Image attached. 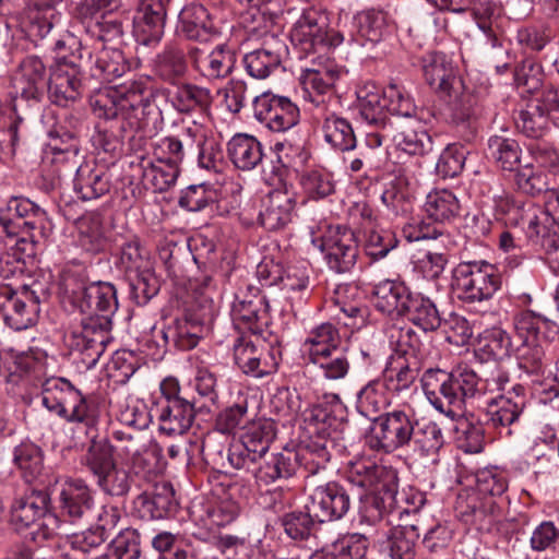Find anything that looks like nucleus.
<instances>
[{"label": "nucleus", "instance_id": "f257e3e1", "mask_svg": "<svg viewBox=\"0 0 559 559\" xmlns=\"http://www.w3.org/2000/svg\"><path fill=\"white\" fill-rule=\"evenodd\" d=\"M41 404L59 418L83 429L90 441L83 463L95 478L117 465L116 448L107 438H98L102 411L96 397L83 394L66 378H49L41 386Z\"/></svg>", "mask_w": 559, "mask_h": 559}, {"label": "nucleus", "instance_id": "f03ea898", "mask_svg": "<svg viewBox=\"0 0 559 559\" xmlns=\"http://www.w3.org/2000/svg\"><path fill=\"white\" fill-rule=\"evenodd\" d=\"M347 480L362 488L367 495L362 507V516L370 522L382 520L385 513L401 509V513H409L403 508L408 504L405 492H399L397 472L370 459H359L349 462L346 468Z\"/></svg>", "mask_w": 559, "mask_h": 559}, {"label": "nucleus", "instance_id": "7ed1b4c3", "mask_svg": "<svg viewBox=\"0 0 559 559\" xmlns=\"http://www.w3.org/2000/svg\"><path fill=\"white\" fill-rule=\"evenodd\" d=\"M155 96L156 90L150 82L139 79L97 91L90 104L96 117L120 122V132L127 133L141 128V120Z\"/></svg>", "mask_w": 559, "mask_h": 559}, {"label": "nucleus", "instance_id": "20e7f679", "mask_svg": "<svg viewBox=\"0 0 559 559\" xmlns=\"http://www.w3.org/2000/svg\"><path fill=\"white\" fill-rule=\"evenodd\" d=\"M420 382L431 406L451 419L463 417L466 403L474 399L476 391L474 370L467 365H459L451 371L428 369Z\"/></svg>", "mask_w": 559, "mask_h": 559}, {"label": "nucleus", "instance_id": "39448f33", "mask_svg": "<svg viewBox=\"0 0 559 559\" xmlns=\"http://www.w3.org/2000/svg\"><path fill=\"white\" fill-rule=\"evenodd\" d=\"M64 294L74 308L84 316L82 324L99 323L100 319L112 326L111 317L118 309L117 290L111 283H85L75 275H67L63 281Z\"/></svg>", "mask_w": 559, "mask_h": 559}, {"label": "nucleus", "instance_id": "423d86ee", "mask_svg": "<svg viewBox=\"0 0 559 559\" xmlns=\"http://www.w3.org/2000/svg\"><path fill=\"white\" fill-rule=\"evenodd\" d=\"M289 38L293 46L305 56L321 53L344 41V35L329 28L325 12L313 7L305 9L294 23Z\"/></svg>", "mask_w": 559, "mask_h": 559}, {"label": "nucleus", "instance_id": "0eeeda50", "mask_svg": "<svg viewBox=\"0 0 559 559\" xmlns=\"http://www.w3.org/2000/svg\"><path fill=\"white\" fill-rule=\"evenodd\" d=\"M452 285L460 300L480 302L492 298L500 288L501 281L492 264L469 261L462 262L454 269Z\"/></svg>", "mask_w": 559, "mask_h": 559}, {"label": "nucleus", "instance_id": "6e6552de", "mask_svg": "<svg viewBox=\"0 0 559 559\" xmlns=\"http://www.w3.org/2000/svg\"><path fill=\"white\" fill-rule=\"evenodd\" d=\"M416 425L415 414L404 409H393L372 419L367 443L371 450L393 453L409 443Z\"/></svg>", "mask_w": 559, "mask_h": 559}, {"label": "nucleus", "instance_id": "1a4fd4ad", "mask_svg": "<svg viewBox=\"0 0 559 559\" xmlns=\"http://www.w3.org/2000/svg\"><path fill=\"white\" fill-rule=\"evenodd\" d=\"M40 297L27 285L15 290L10 286L0 287V311L4 323L14 331L34 326L40 313Z\"/></svg>", "mask_w": 559, "mask_h": 559}, {"label": "nucleus", "instance_id": "9d476101", "mask_svg": "<svg viewBox=\"0 0 559 559\" xmlns=\"http://www.w3.org/2000/svg\"><path fill=\"white\" fill-rule=\"evenodd\" d=\"M319 248L328 267L336 274L353 271L359 255V245L353 229L342 226H329L320 239Z\"/></svg>", "mask_w": 559, "mask_h": 559}, {"label": "nucleus", "instance_id": "9b49d317", "mask_svg": "<svg viewBox=\"0 0 559 559\" xmlns=\"http://www.w3.org/2000/svg\"><path fill=\"white\" fill-rule=\"evenodd\" d=\"M421 495H414L412 508L405 507L409 513H401V509L394 512L403 519V523L390 528L386 539V548L391 559H415L416 545L420 532L425 528L424 521L419 514V508L424 504Z\"/></svg>", "mask_w": 559, "mask_h": 559}, {"label": "nucleus", "instance_id": "f8f14e48", "mask_svg": "<svg viewBox=\"0 0 559 559\" xmlns=\"http://www.w3.org/2000/svg\"><path fill=\"white\" fill-rule=\"evenodd\" d=\"M275 438L274 423L261 419L247 426L240 441L228 449L227 460L236 468L254 464L255 460L269 453L270 444Z\"/></svg>", "mask_w": 559, "mask_h": 559}, {"label": "nucleus", "instance_id": "ddd939ff", "mask_svg": "<svg viewBox=\"0 0 559 559\" xmlns=\"http://www.w3.org/2000/svg\"><path fill=\"white\" fill-rule=\"evenodd\" d=\"M234 360L239 369L253 378H262L276 371L278 362L273 348L251 336H239L233 345Z\"/></svg>", "mask_w": 559, "mask_h": 559}, {"label": "nucleus", "instance_id": "4468645a", "mask_svg": "<svg viewBox=\"0 0 559 559\" xmlns=\"http://www.w3.org/2000/svg\"><path fill=\"white\" fill-rule=\"evenodd\" d=\"M250 31L265 38L261 48L245 55L243 66L250 76L263 80L281 67L288 48L283 38L269 34L266 29L261 31L259 25L252 26Z\"/></svg>", "mask_w": 559, "mask_h": 559}, {"label": "nucleus", "instance_id": "2eb2a0df", "mask_svg": "<svg viewBox=\"0 0 559 559\" xmlns=\"http://www.w3.org/2000/svg\"><path fill=\"white\" fill-rule=\"evenodd\" d=\"M213 318L211 309L201 313L188 310L171 324L160 331L166 347L179 350L194 348L199 341L209 332Z\"/></svg>", "mask_w": 559, "mask_h": 559}, {"label": "nucleus", "instance_id": "dca6fc26", "mask_svg": "<svg viewBox=\"0 0 559 559\" xmlns=\"http://www.w3.org/2000/svg\"><path fill=\"white\" fill-rule=\"evenodd\" d=\"M254 117L273 132H285L299 122L298 107L285 96L270 92L253 99Z\"/></svg>", "mask_w": 559, "mask_h": 559}, {"label": "nucleus", "instance_id": "f3484780", "mask_svg": "<svg viewBox=\"0 0 559 559\" xmlns=\"http://www.w3.org/2000/svg\"><path fill=\"white\" fill-rule=\"evenodd\" d=\"M188 59L193 70L209 82L228 78L236 66L237 55L234 48L219 44L212 50L198 46L188 49Z\"/></svg>", "mask_w": 559, "mask_h": 559}, {"label": "nucleus", "instance_id": "a211bd4d", "mask_svg": "<svg viewBox=\"0 0 559 559\" xmlns=\"http://www.w3.org/2000/svg\"><path fill=\"white\" fill-rule=\"evenodd\" d=\"M350 508L347 490L336 481L317 486L310 495L307 509L313 512L318 523L341 520Z\"/></svg>", "mask_w": 559, "mask_h": 559}, {"label": "nucleus", "instance_id": "6ab92c4d", "mask_svg": "<svg viewBox=\"0 0 559 559\" xmlns=\"http://www.w3.org/2000/svg\"><path fill=\"white\" fill-rule=\"evenodd\" d=\"M110 330L107 321L100 319L99 323H81L80 330L72 331L70 346L81 354V360L86 368L95 367L105 353L111 338Z\"/></svg>", "mask_w": 559, "mask_h": 559}, {"label": "nucleus", "instance_id": "aec40b11", "mask_svg": "<svg viewBox=\"0 0 559 559\" xmlns=\"http://www.w3.org/2000/svg\"><path fill=\"white\" fill-rule=\"evenodd\" d=\"M513 391L514 399L504 395L492 399L485 413L486 423L506 436L513 435V428L518 427L525 408L524 386L516 384Z\"/></svg>", "mask_w": 559, "mask_h": 559}, {"label": "nucleus", "instance_id": "412c9836", "mask_svg": "<svg viewBox=\"0 0 559 559\" xmlns=\"http://www.w3.org/2000/svg\"><path fill=\"white\" fill-rule=\"evenodd\" d=\"M49 78L44 62L36 56L24 58L12 76L16 96L38 104L44 98Z\"/></svg>", "mask_w": 559, "mask_h": 559}, {"label": "nucleus", "instance_id": "4be33fe9", "mask_svg": "<svg viewBox=\"0 0 559 559\" xmlns=\"http://www.w3.org/2000/svg\"><path fill=\"white\" fill-rule=\"evenodd\" d=\"M390 124L396 150L414 156H424L432 151V138L423 123V116L397 119Z\"/></svg>", "mask_w": 559, "mask_h": 559}, {"label": "nucleus", "instance_id": "5701e85b", "mask_svg": "<svg viewBox=\"0 0 559 559\" xmlns=\"http://www.w3.org/2000/svg\"><path fill=\"white\" fill-rule=\"evenodd\" d=\"M520 227L528 242L549 255L556 254L555 259L559 260V226L543 209L533 204Z\"/></svg>", "mask_w": 559, "mask_h": 559}, {"label": "nucleus", "instance_id": "b1692460", "mask_svg": "<svg viewBox=\"0 0 559 559\" xmlns=\"http://www.w3.org/2000/svg\"><path fill=\"white\" fill-rule=\"evenodd\" d=\"M266 314L267 302L258 287L247 285L245 289H238L231 306V316L236 323L258 333L262 331Z\"/></svg>", "mask_w": 559, "mask_h": 559}, {"label": "nucleus", "instance_id": "393cba45", "mask_svg": "<svg viewBox=\"0 0 559 559\" xmlns=\"http://www.w3.org/2000/svg\"><path fill=\"white\" fill-rule=\"evenodd\" d=\"M52 492L61 515L72 522L82 519L94 504L92 491L82 479L69 478L57 483Z\"/></svg>", "mask_w": 559, "mask_h": 559}, {"label": "nucleus", "instance_id": "a878e982", "mask_svg": "<svg viewBox=\"0 0 559 559\" xmlns=\"http://www.w3.org/2000/svg\"><path fill=\"white\" fill-rule=\"evenodd\" d=\"M241 469L250 473L258 486H269L276 481L286 480L296 474L295 456L292 450L269 452L248 464Z\"/></svg>", "mask_w": 559, "mask_h": 559}, {"label": "nucleus", "instance_id": "bb28decb", "mask_svg": "<svg viewBox=\"0 0 559 559\" xmlns=\"http://www.w3.org/2000/svg\"><path fill=\"white\" fill-rule=\"evenodd\" d=\"M69 63L70 67L66 61L64 64H59L49 76L46 87L51 103L61 107H68L75 103L82 94L79 66L74 61Z\"/></svg>", "mask_w": 559, "mask_h": 559}, {"label": "nucleus", "instance_id": "cd10ccee", "mask_svg": "<svg viewBox=\"0 0 559 559\" xmlns=\"http://www.w3.org/2000/svg\"><path fill=\"white\" fill-rule=\"evenodd\" d=\"M421 67L427 83L448 96L462 88V80L456 75L452 61L443 52L430 51L421 58Z\"/></svg>", "mask_w": 559, "mask_h": 559}, {"label": "nucleus", "instance_id": "c85d7f7f", "mask_svg": "<svg viewBox=\"0 0 559 559\" xmlns=\"http://www.w3.org/2000/svg\"><path fill=\"white\" fill-rule=\"evenodd\" d=\"M134 509L143 519H166L176 514L179 502L169 483H160L152 492L144 491L133 501Z\"/></svg>", "mask_w": 559, "mask_h": 559}, {"label": "nucleus", "instance_id": "c756f323", "mask_svg": "<svg viewBox=\"0 0 559 559\" xmlns=\"http://www.w3.org/2000/svg\"><path fill=\"white\" fill-rule=\"evenodd\" d=\"M50 493L44 489L27 488L16 496L11 506L12 523L17 530L35 525L37 521L48 511Z\"/></svg>", "mask_w": 559, "mask_h": 559}, {"label": "nucleus", "instance_id": "7c9ffc66", "mask_svg": "<svg viewBox=\"0 0 559 559\" xmlns=\"http://www.w3.org/2000/svg\"><path fill=\"white\" fill-rule=\"evenodd\" d=\"M168 7L162 2L141 0L133 17L134 33L144 45H153L164 34Z\"/></svg>", "mask_w": 559, "mask_h": 559}, {"label": "nucleus", "instance_id": "2f4dec72", "mask_svg": "<svg viewBox=\"0 0 559 559\" xmlns=\"http://www.w3.org/2000/svg\"><path fill=\"white\" fill-rule=\"evenodd\" d=\"M158 430L168 437L187 432L195 417L194 403L188 400H173L158 409Z\"/></svg>", "mask_w": 559, "mask_h": 559}, {"label": "nucleus", "instance_id": "473e14b6", "mask_svg": "<svg viewBox=\"0 0 559 559\" xmlns=\"http://www.w3.org/2000/svg\"><path fill=\"white\" fill-rule=\"evenodd\" d=\"M177 31L191 40L207 41L218 34L207 9L199 3L186 5L179 13Z\"/></svg>", "mask_w": 559, "mask_h": 559}, {"label": "nucleus", "instance_id": "72a5a7b5", "mask_svg": "<svg viewBox=\"0 0 559 559\" xmlns=\"http://www.w3.org/2000/svg\"><path fill=\"white\" fill-rule=\"evenodd\" d=\"M46 210L22 195L11 197L0 207V227L3 233H12L20 228L22 222L48 219Z\"/></svg>", "mask_w": 559, "mask_h": 559}, {"label": "nucleus", "instance_id": "f704fd0d", "mask_svg": "<svg viewBox=\"0 0 559 559\" xmlns=\"http://www.w3.org/2000/svg\"><path fill=\"white\" fill-rule=\"evenodd\" d=\"M413 199L409 178L402 173L386 183L381 194L385 214L391 219L406 217L413 211Z\"/></svg>", "mask_w": 559, "mask_h": 559}, {"label": "nucleus", "instance_id": "c9c22d12", "mask_svg": "<svg viewBox=\"0 0 559 559\" xmlns=\"http://www.w3.org/2000/svg\"><path fill=\"white\" fill-rule=\"evenodd\" d=\"M401 316L424 332L438 330L442 321L436 304L420 293L409 292L402 305Z\"/></svg>", "mask_w": 559, "mask_h": 559}, {"label": "nucleus", "instance_id": "e433bc0d", "mask_svg": "<svg viewBox=\"0 0 559 559\" xmlns=\"http://www.w3.org/2000/svg\"><path fill=\"white\" fill-rule=\"evenodd\" d=\"M332 442V440L310 439L299 445L297 451H293L295 471L301 468L305 472V478L324 474L331 457L328 447Z\"/></svg>", "mask_w": 559, "mask_h": 559}, {"label": "nucleus", "instance_id": "4c0bfd02", "mask_svg": "<svg viewBox=\"0 0 559 559\" xmlns=\"http://www.w3.org/2000/svg\"><path fill=\"white\" fill-rule=\"evenodd\" d=\"M111 175L103 167L80 166L74 178V191L83 201L98 199L110 191Z\"/></svg>", "mask_w": 559, "mask_h": 559}, {"label": "nucleus", "instance_id": "58836bf2", "mask_svg": "<svg viewBox=\"0 0 559 559\" xmlns=\"http://www.w3.org/2000/svg\"><path fill=\"white\" fill-rule=\"evenodd\" d=\"M340 75V69L331 61L306 69L302 83L310 100L317 106L324 103V95L332 91Z\"/></svg>", "mask_w": 559, "mask_h": 559}, {"label": "nucleus", "instance_id": "ea45409f", "mask_svg": "<svg viewBox=\"0 0 559 559\" xmlns=\"http://www.w3.org/2000/svg\"><path fill=\"white\" fill-rule=\"evenodd\" d=\"M353 24L357 32L354 40L359 45L378 44L389 33L388 14L382 10L369 9L358 12L353 17Z\"/></svg>", "mask_w": 559, "mask_h": 559}, {"label": "nucleus", "instance_id": "a19ab883", "mask_svg": "<svg viewBox=\"0 0 559 559\" xmlns=\"http://www.w3.org/2000/svg\"><path fill=\"white\" fill-rule=\"evenodd\" d=\"M444 443L439 425L432 420L416 419L407 444L418 457H433Z\"/></svg>", "mask_w": 559, "mask_h": 559}, {"label": "nucleus", "instance_id": "79ce46f5", "mask_svg": "<svg viewBox=\"0 0 559 559\" xmlns=\"http://www.w3.org/2000/svg\"><path fill=\"white\" fill-rule=\"evenodd\" d=\"M51 221L41 219L35 222H22L19 229L12 233H4L11 240V246L21 253L33 257L36 254V247L43 243L51 231Z\"/></svg>", "mask_w": 559, "mask_h": 559}, {"label": "nucleus", "instance_id": "37998d69", "mask_svg": "<svg viewBox=\"0 0 559 559\" xmlns=\"http://www.w3.org/2000/svg\"><path fill=\"white\" fill-rule=\"evenodd\" d=\"M231 163L241 170H252L263 159L262 144L253 135L238 133L227 143Z\"/></svg>", "mask_w": 559, "mask_h": 559}, {"label": "nucleus", "instance_id": "c03bdc74", "mask_svg": "<svg viewBox=\"0 0 559 559\" xmlns=\"http://www.w3.org/2000/svg\"><path fill=\"white\" fill-rule=\"evenodd\" d=\"M64 0H31L28 4V19L31 32L40 38H46L50 32L58 27L61 13L58 7Z\"/></svg>", "mask_w": 559, "mask_h": 559}, {"label": "nucleus", "instance_id": "a18cd8bd", "mask_svg": "<svg viewBox=\"0 0 559 559\" xmlns=\"http://www.w3.org/2000/svg\"><path fill=\"white\" fill-rule=\"evenodd\" d=\"M340 425L333 411L321 403L313 404L302 412V428L310 439L329 440Z\"/></svg>", "mask_w": 559, "mask_h": 559}, {"label": "nucleus", "instance_id": "49530a36", "mask_svg": "<svg viewBox=\"0 0 559 559\" xmlns=\"http://www.w3.org/2000/svg\"><path fill=\"white\" fill-rule=\"evenodd\" d=\"M294 207L295 201L287 193L273 192L260 212V223L271 231L282 229L292 222Z\"/></svg>", "mask_w": 559, "mask_h": 559}, {"label": "nucleus", "instance_id": "de8ad7c7", "mask_svg": "<svg viewBox=\"0 0 559 559\" xmlns=\"http://www.w3.org/2000/svg\"><path fill=\"white\" fill-rule=\"evenodd\" d=\"M340 343L338 330L332 323L326 322L313 328L308 333L302 343V350L313 362L340 348Z\"/></svg>", "mask_w": 559, "mask_h": 559}, {"label": "nucleus", "instance_id": "09e8293b", "mask_svg": "<svg viewBox=\"0 0 559 559\" xmlns=\"http://www.w3.org/2000/svg\"><path fill=\"white\" fill-rule=\"evenodd\" d=\"M187 138L198 147V164L209 171L219 173L224 167V154L218 141L207 136L200 128H187Z\"/></svg>", "mask_w": 559, "mask_h": 559}, {"label": "nucleus", "instance_id": "8fccbe9b", "mask_svg": "<svg viewBox=\"0 0 559 559\" xmlns=\"http://www.w3.org/2000/svg\"><path fill=\"white\" fill-rule=\"evenodd\" d=\"M322 132L326 143L341 152L356 147V136L352 124L334 112L322 114Z\"/></svg>", "mask_w": 559, "mask_h": 559}, {"label": "nucleus", "instance_id": "3c124183", "mask_svg": "<svg viewBox=\"0 0 559 559\" xmlns=\"http://www.w3.org/2000/svg\"><path fill=\"white\" fill-rule=\"evenodd\" d=\"M408 294L409 292L402 283L390 280L382 281L373 287V306L384 314L401 316L402 305Z\"/></svg>", "mask_w": 559, "mask_h": 559}, {"label": "nucleus", "instance_id": "603ef678", "mask_svg": "<svg viewBox=\"0 0 559 559\" xmlns=\"http://www.w3.org/2000/svg\"><path fill=\"white\" fill-rule=\"evenodd\" d=\"M188 52L175 45L166 46L155 59V72L165 82L175 84L188 70Z\"/></svg>", "mask_w": 559, "mask_h": 559}, {"label": "nucleus", "instance_id": "864d4df0", "mask_svg": "<svg viewBox=\"0 0 559 559\" xmlns=\"http://www.w3.org/2000/svg\"><path fill=\"white\" fill-rule=\"evenodd\" d=\"M456 195L448 189H436L426 197L424 210L429 218L439 223L451 222L460 213Z\"/></svg>", "mask_w": 559, "mask_h": 559}, {"label": "nucleus", "instance_id": "5fc2aeb1", "mask_svg": "<svg viewBox=\"0 0 559 559\" xmlns=\"http://www.w3.org/2000/svg\"><path fill=\"white\" fill-rule=\"evenodd\" d=\"M450 98L451 119L457 126H466L469 134L474 135L476 131V120L480 111L477 107V97L469 91H465L464 86L459 92L452 91Z\"/></svg>", "mask_w": 559, "mask_h": 559}, {"label": "nucleus", "instance_id": "6e6d98bb", "mask_svg": "<svg viewBox=\"0 0 559 559\" xmlns=\"http://www.w3.org/2000/svg\"><path fill=\"white\" fill-rule=\"evenodd\" d=\"M94 50L96 51L94 76L106 82H112L129 70V64L121 50L106 46L100 47V49L95 47Z\"/></svg>", "mask_w": 559, "mask_h": 559}, {"label": "nucleus", "instance_id": "4d7b16f0", "mask_svg": "<svg viewBox=\"0 0 559 559\" xmlns=\"http://www.w3.org/2000/svg\"><path fill=\"white\" fill-rule=\"evenodd\" d=\"M13 463L26 483L36 480L43 473V452L33 442H22L14 448Z\"/></svg>", "mask_w": 559, "mask_h": 559}, {"label": "nucleus", "instance_id": "13d9d810", "mask_svg": "<svg viewBox=\"0 0 559 559\" xmlns=\"http://www.w3.org/2000/svg\"><path fill=\"white\" fill-rule=\"evenodd\" d=\"M385 383L380 380H372L362 386L357 393V409L371 421L374 417L381 415L380 413L389 403L385 395Z\"/></svg>", "mask_w": 559, "mask_h": 559}, {"label": "nucleus", "instance_id": "bf43d9fd", "mask_svg": "<svg viewBox=\"0 0 559 559\" xmlns=\"http://www.w3.org/2000/svg\"><path fill=\"white\" fill-rule=\"evenodd\" d=\"M211 91L192 83H185L177 87L174 105L179 112L188 114L197 109L205 110L212 104Z\"/></svg>", "mask_w": 559, "mask_h": 559}, {"label": "nucleus", "instance_id": "052dcab7", "mask_svg": "<svg viewBox=\"0 0 559 559\" xmlns=\"http://www.w3.org/2000/svg\"><path fill=\"white\" fill-rule=\"evenodd\" d=\"M107 539L104 533H99L94 526L82 532L66 537L63 556L67 559H86L87 555L103 546Z\"/></svg>", "mask_w": 559, "mask_h": 559}, {"label": "nucleus", "instance_id": "680f3d73", "mask_svg": "<svg viewBox=\"0 0 559 559\" xmlns=\"http://www.w3.org/2000/svg\"><path fill=\"white\" fill-rule=\"evenodd\" d=\"M516 130L527 138L540 139L549 129L550 119L538 105L526 104L514 117Z\"/></svg>", "mask_w": 559, "mask_h": 559}, {"label": "nucleus", "instance_id": "e2e57ef3", "mask_svg": "<svg viewBox=\"0 0 559 559\" xmlns=\"http://www.w3.org/2000/svg\"><path fill=\"white\" fill-rule=\"evenodd\" d=\"M389 341L395 353L411 360L423 357V343L418 334L409 326L392 325L389 330Z\"/></svg>", "mask_w": 559, "mask_h": 559}, {"label": "nucleus", "instance_id": "0e129e2a", "mask_svg": "<svg viewBox=\"0 0 559 559\" xmlns=\"http://www.w3.org/2000/svg\"><path fill=\"white\" fill-rule=\"evenodd\" d=\"M488 151L502 170L519 169L522 150L515 140L498 135L491 136L488 140Z\"/></svg>", "mask_w": 559, "mask_h": 559}, {"label": "nucleus", "instance_id": "69168bd1", "mask_svg": "<svg viewBox=\"0 0 559 559\" xmlns=\"http://www.w3.org/2000/svg\"><path fill=\"white\" fill-rule=\"evenodd\" d=\"M492 201L496 218L504 222L506 225L514 227H520L533 206L532 202L515 200L507 192L495 195Z\"/></svg>", "mask_w": 559, "mask_h": 559}, {"label": "nucleus", "instance_id": "338daca9", "mask_svg": "<svg viewBox=\"0 0 559 559\" xmlns=\"http://www.w3.org/2000/svg\"><path fill=\"white\" fill-rule=\"evenodd\" d=\"M383 105V92L366 88L358 92L359 115L367 123L383 128L386 126V109Z\"/></svg>", "mask_w": 559, "mask_h": 559}, {"label": "nucleus", "instance_id": "774afa93", "mask_svg": "<svg viewBox=\"0 0 559 559\" xmlns=\"http://www.w3.org/2000/svg\"><path fill=\"white\" fill-rule=\"evenodd\" d=\"M419 361L407 358L397 359L395 366L384 373L385 386L394 392H402L409 389L418 377Z\"/></svg>", "mask_w": 559, "mask_h": 559}]
</instances>
